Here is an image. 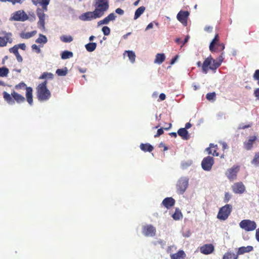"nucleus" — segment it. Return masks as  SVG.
<instances>
[{"instance_id": "1", "label": "nucleus", "mask_w": 259, "mask_h": 259, "mask_svg": "<svg viewBox=\"0 0 259 259\" xmlns=\"http://www.w3.org/2000/svg\"><path fill=\"white\" fill-rule=\"evenodd\" d=\"M221 65L210 55L203 62L202 65V72L206 74L209 69L215 71Z\"/></svg>"}, {"instance_id": "2", "label": "nucleus", "mask_w": 259, "mask_h": 259, "mask_svg": "<svg viewBox=\"0 0 259 259\" xmlns=\"http://www.w3.org/2000/svg\"><path fill=\"white\" fill-rule=\"evenodd\" d=\"M36 90L37 98L39 102H46L51 98V93L48 88L37 87Z\"/></svg>"}, {"instance_id": "3", "label": "nucleus", "mask_w": 259, "mask_h": 259, "mask_svg": "<svg viewBox=\"0 0 259 259\" xmlns=\"http://www.w3.org/2000/svg\"><path fill=\"white\" fill-rule=\"evenodd\" d=\"M97 9H95L93 12L84 13L79 16V19L84 21H91L93 19L101 18L103 16Z\"/></svg>"}, {"instance_id": "4", "label": "nucleus", "mask_w": 259, "mask_h": 259, "mask_svg": "<svg viewBox=\"0 0 259 259\" xmlns=\"http://www.w3.org/2000/svg\"><path fill=\"white\" fill-rule=\"evenodd\" d=\"M232 210V206L231 204H226L222 207L218 213L217 218L220 220H227Z\"/></svg>"}, {"instance_id": "5", "label": "nucleus", "mask_w": 259, "mask_h": 259, "mask_svg": "<svg viewBox=\"0 0 259 259\" xmlns=\"http://www.w3.org/2000/svg\"><path fill=\"white\" fill-rule=\"evenodd\" d=\"M94 6L96 9L104 15L109 9V0H94Z\"/></svg>"}, {"instance_id": "6", "label": "nucleus", "mask_w": 259, "mask_h": 259, "mask_svg": "<svg viewBox=\"0 0 259 259\" xmlns=\"http://www.w3.org/2000/svg\"><path fill=\"white\" fill-rule=\"evenodd\" d=\"M240 227L246 232L254 231L256 228V224L254 221L243 220L239 223Z\"/></svg>"}, {"instance_id": "7", "label": "nucleus", "mask_w": 259, "mask_h": 259, "mask_svg": "<svg viewBox=\"0 0 259 259\" xmlns=\"http://www.w3.org/2000/svg\"><path fill=\"white\" fill-rule=\"evenodd\" d=\"M46 11L40 10V8H37L36 11V15L39 19L37 22V27L41 31L45 30V18L46 15L45 14Z\"/></svg>"}, {"instance_id": "8", "label": "nucleus", "mask_w": 259, "mask_h": 259, "mask_svg": "<svg viewBox=\"0 0 259 259\" xmlns=\"http://www.w3.org/2000/svg\"><path fill=\"white\" fill-rule=\"evenodd\" d=\"M26 48V47L25 44L24 43H22L15 45L13 47L10 48L9 50L11 53H13L15 55L17 60L19 62H21L23 59L18 52V49H20L22 50H25Z\"/></svg>"}, {"instance_id": "9", "label": "nucleus", "mask_w": 259, "mask_h": 259, "mask_svg": "<svg viewBox=\"0 0 259 259\" xmlns=\"http://www.w3.org/2000/svg\"><path fill=\"white\" fill-rule=\"evenodd\" d=\"M17 90L23 89L26 90V96L28 102L31 104L32 102V89L31 87H27L26 85L24 82H21L19 84L15 86Z\"/></svg>"}, {"instance_id": "10", "label": "nucleus", "mask_w": 259, "mask_h": 259, "mask_svg": "<svg viewBox=\"0 0 259 259\" xmlns=\"http://www.w3.org/2000/svg\"><path fill=\"white\" fill-rule=\"evenodd\" d=\"M239 170V166L234 165L231 168L227 169L225 175L230 181H233L237 179V174Z\"/></svg>"}, {"instance_id": "11", "label": "nucleus", "mask_w": 259, "mask_h": 259, "mask_svg": "<svg viewBox=\"0 0 259 259\" xmlns=\"http://www.w3.org/2000/svg\"><path fill=\"white\" fill-rule=\"evenodd\" d=\"M189 179L186 177L180 178L177 184V189L178 192L182 194L186 191L188 186Z\"/></svg>"}, {"instance_id": "12", "label": "nucleus", "mask_w": 259, "mask_h": 259, "mask_svg": "<svg viewBox=\"0 0 259 259\" xmlns=\"http://www.w3.org/2000/svg\"><path fill=\"white\" fill-rule=\"evenodd\" d=\"M28 19L27 15L21 10L17 11L14 12L10 20L11 21H25Z\"/></svg>"}, {"instance_id": "13", "label": "nucleus", "mask_w": 259, "mask_h": 259, "mask_svg": "<svg viewBox=\"0 0 259 259\" xmlns=\"http://www.w3.org/2000/svg\"><path fill=\"white\" fill-rule=\"evenodd\" d=\"M213 163V158L208 156L203 158L201 162V166L204 170L209 171L211 169Z\"/></svg>"}, {"instance_id": "14", "label": "nucleus", "mask_w": 259, "mask_h": 259, "mask_svg": "<svg viewBox=\"0 0 259 259\" xmlns=\"http://www.w3.org/2000/svg\"><path fill=\"white\" fill-rule=\"evenodd\" d=\"M245 186L241 182L235 183L232 186V190L235 194H242L245 191Z\"/></svg>"}, {"instance_id": "15", "label": "nucleus", "mask_w": 259, "mask_h": 259, "mask_svg": "<svg viewBox=\"0 0 259 259\" xmlns=\"http://www.w3.org/2000/svg\"><path fill=\"white\" fill-rule=\"evenodd\" d=\"M142 233L145 236L153 237L155 235L156 229L151 225H148L143 226Z\"/></svg>"}, {"instance_id": "16", "label": "nucleus", "mask_w": 259, "mask_h": 259, "mask_svg": "<svg viewBox=\"0 0 259 259\" xmlns=\"http://www.w3.org/2000/svg\"><path fill=\"white\" fill-rule=\"evenodd\" d=\"M12 42V34L11 33H6L4 36H0V47H4L7 46L8 42Z\"/></svg>"}, {"instance_id": "17", "label": "nucleus", "mask_w": 259, "mask_h": 259, "mask_svg": "<svg viewBox=\"0 0 259 259\" xmlns=\"http://www.w3.org/2000/svg\"><path fill=\"white\" fill-rule=\"evenodd\" d=\"M189 15L188 11H180L177 15V18L182 23L186 25Z\"/></svg>"}, {"instance_id": "18", "label": "nucleus", "mask_w": 259, "mask_h": 259, "mask_svg": "<svg viewBox=\"0 0 259 259\" xmlns=\"http://www.w3.org/2000/svg\"><path fill=\"white\" fill-rule=\"evenodd\" d=\"M214 246L212 244H206L201 246L200 252L204 254H209L214 251Z\"/></svg>"}, {"instance_id": "19", "label": "nucleus", "mask_w": 259, "mask_h": 259, "mask_svg": "<svg viewBox=\"0 0 259 259\" xmlns=\"http://www.w3.org/2000/svg\"><path fill=\"white\" fill-rule=\"evenodd\" d=\"M257 139V136H250L248 140L244 143V148L247 150H250L252 148L253 145Z\"/></svg>"}, {"instance_id": "20", "label": "nucleus", "mask_w": 259, "mask_h": 259, "mask_svg": "<svg viewBox=\"0 0 259 259\" xmlns=\"http://www.w3.org/2000/svg\"><path fill=\"white\" fill-rule=\"evenodd\" d=\"M50 0H33V5H39L41 7L40 10L46 12L48 11V6L49 5Z\"/></svg>"}, {"instance_id": "21", "label": "nucleus", "mask_w": 259, "mask_h": 259, "mask_svg": "<svg viewBox=\"0 0 259 259\" xmlns=\"http://www.w3.org/2000/svg\"><path fill=\"white\" fill-rule=\"evenodd\" d=\"M175 200L173 198L166 197L163 200L162 205L167 209H169L175 205Z\"/></svg>"}, {"instance_id": "22", "label": "nucleus", "mask_w": 259, "mask_h": 259, "mask_svg": "<svg viewBox=\"0 0 259 259\" xmlns=\"http://www.w3.org/2000/svg\"><path fill=\"white\" fill-rule=\"evenodd\" d=\"M218 149V145L213 144H210L209 147L206 149L209 154H212L213 156H218L219 153L217 152Z\"/></svg>"}, {"instance_id": "23", "label": "nucleus", "mask_w": 259, "mask_h": 259, "mask_svg": "<svg viewBox=\"0 0 259 259\" xmlns=\"http://www.w3.org/2000/svg\"><path fill=\"white\" fill-rule=\"evenodd\" d=\"M178 134L182 137L183 140H187L189 139V135L186 128H181L178 131Z\"/></svg>"}, {"instance_id": "24", "label": "nucleus", "mask_w": 259, "mask_h": 259, "mask_svg": "<svg viewBox=\"0 0 259 259\" xmlns=\"http://www.w3.org/2000/svg\"><path fill=\"white\" fill-rule=\"evenodd\" d=\"M253 249V247L251 246L240 247L238 248L237 254H238V256L239 255L242 254L246 252H249L252 251Z\"/></svg>"}, {"instance_id": "25", "label": "nucleus", "mask_w": 259, "mask_h": 259, "mask_svg": "<svg viewBox=\"0 0 259 259\" xmlns=\"http://www.w3.org/2000/svg\"><path fill=\"white\" fill-rule=\"evenodd\" d=\"M165 59V56L163 53H158L156 54L154 62L155 64L160 65L163 63Z\"/></svg>"}, {"instance_id": "26", "label": "nucleus", "mask_w": 259, "mask_h": 259, "mask_svg": "<svg viewBox=\"0 0 259 259\" xmlns=\"http://www.w3.org/2000/svg\"><path fill=\"white\" fill-rule=\"evenodd\" d=\"M186 254L183 250H179L177 253L170 255L171 259H184Z\"/></svg>"}, {"instance_id": "27", "label": "nucleus", "mask_w": 259, "mask_h": 259, "mask_svg": "<svg viewBox=\"0 0 259 259\" xmlns=\"http://www.w3.org/2000/svg\"><path fill=\"white\" fill-rule=\"evenodd\" d=\"M219 41V35L216 34L214 38L212 39L209 45V50L211 52H214L217 51V49L214 48V46L218 45L217 42Z\"/></svg>"}, {"instance_id": "28", "label": "nucleus", "mask_w": 259, "mask_h": 259, "mask_svg": "<svg viewBox=\"0 0 259 259\" xmlns=\"http://www.w3.org/2000/svg\"><path fill=\"white\" fill-rule=\"evenodd\" d=\"M140 149L144 152H151L153 150V147L149 143L146 144H141L140 146Z\"/></svg>"}, {"instance_id": "29", "label": "nucleus", "mask_w": 259, "mask_h": 259, "mask_svg": "<svg viewBox=\"0 0 259 259\" xmlns=\"http://www.w3.org/2000/svg\"><path fill=\"white\" fill-rule=\"evenodd\" d=\"M12 96H13L14 100L16 101L18 103H22L25 101V98L23 96L18 94L15 92H13L12 93Z\"/></svg>"}, {"instance_id": "30", "label": "nucleus", "mask_w": 259, "mask_h": 259, "mask_svg": "<svg viewBox=\"0 0 259 259\" xmlns=\"http://www.w3.org/2000/svg\"><path fill=\"white\" fill-rule=\"evenodd\" d=\"M146 8L144 6H141L138 8L135 13L134 20H137L144 12Z\"/></svg>"}, {"instance_id": "31", "label": "nucleus", "mask_w": 259, "mask_h": 259, "mask_svg": "<svg viewBox=\"0 0 259 259\" xmlns=\"http://www.w3.org/2000/svg\"><path fill=\"white\" fill-rule=\"evenodd\" d=\"M238 254H235L231 251H228L224 254L222 259H238Z\"/></svg>"}, {"instance_id": "32", "label": "nucleus", "mask_w": 259, "mask_h": 259, "mask_svg": "<svg viewBox=\"0 0 259 259\" xmlns=\"http://www.w3.org/2000/svg\"><path fill=\"white\" fill-rule=\"evenodd\" d=\"M47 41L48 39L47 37L42 34H39V37L35 40V42L37 44H42V46L46 44Z\"/></svg>"}, {"instance_id": "33", "label": "nucleus", "mask_w": 259, "mask_h": 259, "mask_svg": "<svg viewBox=\"0 0 259 259\" xmlns=\"http://www.w3.org/2000/svg\"><path fill=\"white\" fill-rule=\"evenodd\" d=\"M97 47L96 42H90L85 45L86 50L89 52H93Z\"/></svg>"}, {"instance_id": "34", "label": "nucleus", "mask_w": 259, "mask_h": 259, "mask_svg": "<svg viewBox=\"0 0 259 259\" xmlns=\"http://www.w3.org/2000/svg\"><path fill=\"white\" fill-rule=\"evenodd\" d=\"M4 98V99L9 103V104H13L14 103V100L13 98L9 94L7 93L6 92H4L3 93Z\"/></svg>"}, {"instance_id": "35", "label": "nucleus", "mask_w": 259, "mask_h": 259, "mask_svg": "<svg viewBox=\"0 0 259 259\" xmlns=\"http://www.w3.org/2000/svg\"><path fill=\"white\" fill-rule=\"evenodd\" d=\"M73 56V53L69 51H64L61 54V59L65 60L72 58Z\"/></svg>"}, {"instance_id": "36", "label": "nucleus", "mask_w": 259, "mask_h": 259, "mask_svg": "<svg viewBox=\"0 0 259 259\" xmlns=\"http://www.w3.org/2000/svg\"><path fill=\"white\" fill-rule=\"evenodd\" d=\"M67 73L68 69L66 67L63 69H58L56 71V73L59 76H65L67 75Z\"/></svg>"}, {"instance_id": "37", "label": "nucleus", "mask_w": 259, "mask_h": 259, "mask_svg": "<svg viewBox=\"0 0 259 259\" xmlns=\"http://www.w3.org/2000/svg\"><path fill=\"white\" fill-rule=\"evenodd\" d=\"M125 53H126L129 60L132 63H134L135 61L136 55L135 53L132 51H125Z\"/></svg>"}, {"instance_id": "38", "label": "nucleus", "mask_w": 259, "mask_h": 259, "mask_svg": "<svg viewBox=\"0 0 259 259\" xmlns=\"http://www.w3.org/2000/svg\"><path fill=\"white\" fill-rule=\"evenodd\" d=\"M60 40L64 42H70L73 40V38L71 35H62L60 36Z\"/></svg>"}, {"instance_id": "39", "label": "nucleus", "mask_w": 259, "mask_h": 259, "mask_svg": "<svg viewBox=\"0 0 259 259\" xmlns=\"http://www.w3.org/2000/svg\"><path fill=\"white\" fill-rule=\"evenodd\" d=\"M251 163L256 166H259V152L255 153L253 159L251 161Z\"/></svg>"}, {"instance_id": "40", "label": "nucleus", "mask_w": 259, "mask_h": 259, "mask_svg": "<svg viewBox=\"0 0 259 259\" xmlns=\"http://www.w3.org/2000/svg\"><path fill=\"white\" fill-rule=\"evenodd\" d=\"M54 75L51 72H44L39 77V79H53Z\"/></svg>"}, {"instance_id": "41", "label": "nucleus", "mask_w": 259, "mask_h": 259, "mask_svg": "<svg viewBox=\"0 0 259 259\" xmlns=\"http://www.w3.org/2000/svg\"><path fill=\"white\" fill-rule=\"evenodd\" d=\"M182 213L178 209H176L175 213L172 214V218L175 220H179L182 217Z\"/></svg>"}, {"instance_id": "42", "label": "nucleus", "mask_w": 259, "mask_h": 259, "mask_svg": "<svg viewBox=\"0 0 259 259\" xmlns=\"http://www.w3.org/2000/svg\"><path fill=\"white\" fill-rule=\"evenodd\" d=\"M206 98L208 101H214L216 98V94L215 92L207 93L206 95Z\"/></svg>"}, {"instance_id": "43", "label": "nucleus", "mask_w": 259, "mask_h": 259, "mask_svg": "<svg viewBox=\"0 0 259 259\" xmlns=\"http://www.w3.org/2000/svg\"><path fill=\"white\" fill-rule=\"evenodd\" d=\"M9 69L6 67H0V76L4 77L7 76L9 73Z\"/></svg>"}, {"instance_id": "44", "label": "nucleus", "mask_w": 259, "mask_h": 259, "mask_svg": "<svg viewBox=\"0 0 259 259\" xmlns=\"http://www.w3.org/2000/svg\"><path fill=\"white\" fill-rule=\"evenodd\" d=\"M252 122H249L247 124H244L243 123H241L239 125L238 127V130H244L247 128L250 127L252 126Z\"/></svg>"}, {"instance_id": "45", "label": "nucleus", "mask_w": 259, "mask_h": 259, "mask_svg": "<svg viewBox=\"0 0 259 259\" xmlns=\"http://www.w3.org/2000/svg\"><path fill=\"white\" fill-rule=\"evenodd\" d=\"M20 36L22 38L28 39L32 36V32H22L20 33Z\"/></svg>"}, {"instance_id": "46", "label": "nucleus", "mask_w": 259, "mask_h": 259, "mask_svg": "<svg viewBox=\"0 0 259 259\" xmlns=\"http://www.w3.org/2000/svg\"><path fill=\"white\" fill-rule=\"evenodd\" d=\"M102 31L104 35H108L110 33V29L108 26H103L102 28Z\"/></svg>"}, {"instance_id": "47", "label": "nucleus", "mask_w": 259, "mask_h": 259, "mask_svg": "<svg viewBox=\"0 0 259 259\" xmlns=\"http://www.w3.org/2000/svg\"><path fill=\"white\" fill-rule=\"evenodd\" d=\"M106 17L109 21H114L116 19V16L114 13H112L109 14Z\"/></svg>"}, {"instance_id": "48", "label": "nucleus", "mask_w": 259, "mask_h": 259, "mask_svg": "<svg viewBox=\"0 0 259 259\" xmlns=\"http://www.w3.org/2000/svg\"><path fill=\"white\" fill-rule=\"evenodd\" d=\"M110 21L108 20L107 17H106L105 18H104L103 20H101L99 21L98 22V25H101L103 24H108Z\"/></svg>"}, {"instance_id": "49", "label": "nucleus", "mask_w": 259, "mask_h": 259, "mask_svg": "<svg viewBox=\"0 0 259 259\" xmlns=\"http://www.w3.org/2000/svg\"><path fill=\"white\" fill-rule=\"evenodd\" d=\"M155 23L156 26H158V23L155 21L150 23L146 27L145 31H147L149 29H152L153 27V24Z\"/></svg>"}, {"instance_id": "50", "label": "nucleus", "mask_w": 259, "mask_h": 259, "mask_svg": "<svg viewBox=\"0 0 259 259\" xmlns=\"http://www.w3.org/2000/svg\"><path fill=\"white\" fill-rule=\"evenodd\" d=\"M254 80L259 81V69L256 70L253 75Z\"/></svg>"}, {"instance_id": "51", "label": "nucleus", "mask_w": 259, "mask_h": 259, "mask_svg": "<svg viewBox=\"0 0 259 259\" xmlns=\"http://www.w3.org/2000/svg\"><path fill=\"white\" fill-rule=\"evenodd\" d=\"M224 52H222L221 53V55L217 58V60H215L220 65H221L223 60H224Z\"/></svg>"}, {"instance_id": "52", "label": "nucleus", "mask_w": 259, "mask_h": 259, "mask_svg": "<svg viewBox=\"0 0 259 259\" xmlns=\"http://www.w3.org/2000/svg\"><path fill=\"white\" fill-rule=\"evenodd\" d=\"M40 47H42L40 45L39 46H37L35 44H33V50H35L36 53L39 54L41 53V50L40 49Z\"/></svg>"}, {"instance_id": "53", "label": "nucleus", "mask_w": 259, "mask_h": 259, "mask_svg": "<svg viewBox=\"0 0 259 259\" xmlns=\"http://www.w3.org/2000/svg\"><path fill=\"white\" fill-rule=\"evenodd\" d=\"M231 198V195L228 192H226L225 194V197H224V202L225 203L228 202Z\"/></svg>"}, {"instance_id": "54", "label": "nucleus", "mask_w": 259, "mask_h": 259, "mask_svg": "<svg viewBox=\"0 0 259 259\" xmlns=\"http://www.w3.org/2000/svg\"><path fill=\"white\" fill-rule=\"evenodd\" d=\"M163 134V130L162 128L158 129L156 134L154 136L155 138L159 137L160 135Z\"/></svg>"}, {"instance_id": "55", "label": "nucleus", "mask_w": 259, "mask_h": 259, "mask_svg": "<svg viewBox=\"0 0 259 259\" xmlns=\"http://www.w3.org/2000/svg\"><path fill=\"white\" fill-rule=\"evenodd\" d=\"M253 95L256 97V99L259 101V88L254 90Z\"/></svg>"}, {"instance_id": "56", "label": "nucleus", "mask_w": 259, "mask_h": 259, "mask_svg": "<svg viewBox=\"0 0 259 259\" xmlns=\"http://www.w3.org/2000/svg\"><path fill=\"white\" fill-rule=\"evenodd\" d=\"M48 81L47 80H45L42 83H40L37 87L42 88H47V84Z\"/></svg>"}, {"instance_id": "57", "label": "nucleus", "mask_w": 259, "mask_h": 259, "mask_svg": "<svg viewBox=\"0 0 259 259\" xmlns=\"http://www.w3.org/2000/svg\"><path fill=\"white\" fill-rule=\"evenodd\" d=\"M24 0H8V2L11 3L12 4L15 5L17 3H21Z\"/></svg>"}, {"instance_id": "58", "label": "nucleus", "mask_w": 259, "mask_h": 259, "mask_svg": "<svg viewBox=\"0 0 259 259\" xmlns=\"http://www.w3.org/2000/svg\"><path fill=\"white\" fill-rule=\"evenodd\" d=\"M115 12L120 15H122L124 14V11L120 8L116 9L115 10Z\"/></svg>"}, {"instance_id": "59", "label": "nucleus", "mask_w": 259, "mask_h": 259, "mask_svg": "<svg viewBox=\"0 0 259 259\" xmlns=\"http://www.w3.org/2000/svg\"><path fill=\"white\" fill-rule=\"evenodd\" d=\"M255 238L256 240L259 242V228L256 230Z\"/></svg>"}, {"instance_id": "60", "label": "nucleus", "mask_w": 259, "mask_h": 259, "mask_svg": "<svg viewBox=\"0 0 259 259\" xmlns=\"http://www.w3.org/2000/svg\"><path fill=\"white\" fill-rule=\"evenodd\" d=\"M217 47L218 48L220 47L221 51H223L225 49V45L224 44H218L217 45Z\"/></svg>"}, {"instance_id": "61", "label": "nucleus", "mask_w": 259, "mask_h": 259, "mask_svg": "<svg viewBox=\"0 0 259 259\" xmlns=\"http://www.w3.org/2000/svg\"><path fill=\"white\" fill-rule=\"evenodd\" d=\"M189 38H190V37H189V35L186 36V37H185V39H184V41L183 42L182 45L181 46V47H182L186 42H188V41L189 40Z\"/></svg>"}, {"instance_id": "62", "label": "nucleus", "mask_w": 259, "mask_h": 259, "mask_svg": "<svg viewBox=\"0 0 259 259\" xmlns=\"http://www.w3.org/2000/svg\"><path fill=\"white\" fill-rule=\"evenodd\" d=\"M166 98V96L164 93H161L159 95V99L161 100H164Z\"/></svg>"}, {"instance_id": "63", "label": "nucleus", "mask_w": 259, "mask_h": 259, "mask_svg": "<svg viewBox=\"0 0 259 259\" xmlns=\"http://www.w3.org/2000/svg\"><path fill=\"white\" fill-rule=\"evenodd\" d=\"M178 56H176V57H175L174 58H172L171 60V61H170V64L171 65H172L174 64L176 61H177V60L178 59Z\"/></svg>"}, {"instance_id": "64", "label": "nucleus", "mask_w": 259, "mask_h": 259, "mask_svg": "<svg viewBox=\"0 0 259 259\" xmlns=\"http://www.w3.org/2000/svg\"><path fill=\"white\" fill-rule=\"evenodd\" d=\"M221 144L222 145V148L224 150L228 148V145L226 143L222 142Z\"/></svg>"}]
</instances>
